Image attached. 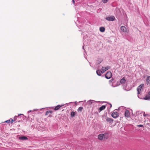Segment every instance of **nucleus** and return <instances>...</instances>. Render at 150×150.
<instances>
[{"label": "nucleus", "instance_id": "f257e3e1", "mask_svg": "<svg viewBox=\"0 0 150 150\" xmlns=\"http://www.w3.org/2000/svg\"><path fill=\"white\" fill-rule=\"evenodd\" d=\"M109 137L108 134L107 133L101 134L98 135V138L100 140H105Z\"/></svg>", "mask_w": 150, "mask_h": 150}, {"label": "nucleus", "instance_id": "f03ea898", "mask_svg": "<svg viewBox=\"0 0 150 150\" xmlns=\"http://www.w3.org/2000/svg\"><path fill=\"white\" fill-rule=\"evenodd\" d=\"M144 86V84H141L137 88V91L138 94H139L141 93L142 88Z\"/></svg>", "mask_w": 150, "mask_h": 150}, {"label": "nucleus", "instance_id": "7ed1b4c3", "mask_svg": "<svg viewBox=\"0 0 150 150\" xmlns=\"http://www.w3.org/2000/svg\"><path fill=\"white\" fill-rule=\"evenodd\" d=\"M110 66H107L106 67H103L101 69L102 70V72L101 73L102 74L103 73H104L108 69H110Z\"/></svg>", "mask_w": 150, "mask_h": 150}, {"label": "nucleus", "instance_id": "20e7f679", "mask_svg": "<svg viewBox=\"0 0 150 150\" xmlns=\"http://www.w3.org/2000/svg\"><path fill=\"white\" fill-rule=\"evenodd\" d=\"M112 76V74L110 71L108 72L105 74V77L107 79H110Z\"/></svg>", "mask_w": 150, "mask_h": 150}, {"label": "nucleus", "instance_id": "39448f33", "mask_svg": "<svg viewBox=\"0 0 150 150\" xmlns=\"http://www.w3.org/2000/svg\"><path fill=\"white\" fill-rule=\"evenodd\" d=\"M111 115L113 117L116 118L119 116V114L117 112H114L112 113Z\"/></svg>", "mask_w": 150, "mask_h": 150}, {"label": "nucleus", "instance_id": "423d86ee", "mask_svg": "<svg viewBox=\"0 0 150 150\" xmlns=\"http://www.w3.org/2000/svg\"><path fill=\"white\" fill-rule=\"evenodd\" d=\"M106 20L109 21H113L115 19V17L114 16H111L110 17H107L106 18Z\"/></svg>", "mask_w": 150, "mask_h": 150}, {"label": "nucleus", "instance_id": "0eeeda50", "mask_svg": "<svg viewBox=\"0 0 150 150\" xmlns=\"http://www.w3.org/2000/svg\"><path fill=\"white\" fill-rule=\"evenodd\" d=\"M125 117L127 118H129L130 116V113L128 110H126L125 113Z\"/></svg>", "mask_w": 150, "mask_h": 150}, {"label": "nucleus", "instance_id": "6e6552de", "mask_svg": "<svg viewBox=\"0 0 150 150\" xmlns=\"http://www.w3.org/2000/svg\"><path fill=\"white\" fill-rule=\"evenodd\" d=\"M144 99L145 100H150V91L146 95L145 97L144 98Z\"/></svg>", "mask_w": 150, "mask_h": 150}, {"label": "nucleus", "instance_id": "1a4fd4ad", "mask_svg": "<svg viewBox=\"0 0 150 150\" xmlns=\"http://www.w3.org/2000/svg\"><path fill=\"white\" fill-rule=\"evenodd\" d=\"M126 80L125 77H123L122 79H121L120 82L121 84H124L126 82Z\"/></svg>", "mask_w": 150, "mask_h": 150}, {"label": "nucleus", "instance_id": "9d476101", "mask_svg": "<svg viewBox=\"0 0 150 150\" xmlns=\"http://www.w3.org/2000/svg\"><path fill=\"white\" fill-rule=\"evenodd\" d=\"M106 120L108 122L111 123L113 121V120L111 118L107 117L106 118Z\"/></svg>", "mask_w": 150, "mask_h": 150}, {"label": "nucleus", "instance_id": "9b49d317", "mask_svg": "<svg viewBox=\"0 0 150 150\" xmlns=\"http://www.w3.org/2000/svg\"><path fill=\"white\" fill-rule=\"evenodd\" d=\"M63 105H58L55 108L54 110H58Z\"/></svg>", "mask_w": 150, "mask_h": 150}, {"label": "nucleus", "instance_id": "f8f14e48", "mask_svg": "<svg viewBox=\"0 0 150 150\" xmlns=\"http://www.w3.org/2000/svg\"><path fill=\"white\" fill-rule=\"evenodd\" d=\"M120 29L121 30L124 32H126V29L125 27L124 26H122L121 27Z\"/></svg>", "mask_w": 150, "mask_h": 150}, {"label": "nucleus", "instance_id": "ddd939ff", "mask_svg": "<svg viewBox=\"0 0 150 150\" xmlns=\"http://www.w3.org/2000/svg\"><path fill=\"white\" fill-rule=\"evenodd\" d=\"M19 139L22 140H25L28 139V138L24 136L20 137Z\"/></svg>", "mask_w": 150, "mask_h": 150}, {"label": "nucleus", "instance_id": "4468645a", "mask_svg": "<svg viewBox=\"0 0 150 150\" xmlns=\"http://www.w3.org/2000/svg\"><path fill=\"white\" fill-rule=\"evenodd\" d=\"M102 71H101L99 69H98L96 71V73L97 74L98 76H100L101 74Z\"/></svg>", "mask_w": 150, "mask_h": 150}, {"label": "nucleus", "instance_id": "2eb2a0df", "mask_svg": "<svg viewBox=\"0 0 150 150\" xmlns=\"http://www.w3.org/2000/svg\"><path fill=\"white\" fill-rule=\"evenodd\" d=\"M106 108V106L104 105H102V106L100 107L99 108V110L100 111H101L103 110H104Z\"/></svg>", "mask_w": 150, "mask_h": 150}, {"label": "nucleus", "instance_id": "dca6fc26", "mask_svg": "<svg viewBox=\"0 0 150 150\" xmlns=\"http://www.w3.org/2000/svg\"><path fill=\"white\" fill-rule=\"evenodd\" d=\"M52 112L51 110H49L47 111L45 113V115H49V114H52Z\"/></svg>", "mask_w": 150, "mask_h": 150}, {"label": "nucleus", "instance_id": "f3484780", "mask_svg": "<svg viewBox=\"0 0 150 150\" xmlns=\"http://www.w3.org/2000/svg\"><path fill=\"white\" fill-rule=\"evenodd\" d=\"M100 32H103L105 30V28L103 27H101L100 28Z\"/></svg>", "mask_w": 150, "mask_h": 150}, {"label": "nucleus", "instance_id": "a211bd4d", "mask_svg": "<svg viewBox=\"0 0 150 150\" xmlns=\"http://www.w3.org/2000/svg\"><path fill=\"white\" fill-rule=\"evenodd\" d=\"M83 109V108L81 107H80L79 108L78 110V111H81Z\"/></svg>", "mask_w": 150, "mask_h": 150}, {"label": "nucleus", "instance_id": "6ab92c4d", "mask_svg": "<svg viewBox=\"0 0 150 150\" xmlns=\"http://www.w3.org/2000/svg\"><path fill=\"white\" fill-rule=\"evenodd\" d=\"M71 115L72 117L74 116L75 115V112H71Z\"/></svg>", "mask_w": 150, "mask_h": 150}, {"label": "nucleus", "instance_id": "aec40b11", "mask_svg": "<svg viewBox=\"0 0 150 150\" xmlns=\"http://www.w3.org/2000/svg\"><path fill=\"white\" fill-rule=\"evenodd\" d=\"M146 82H148V81H150V76H148L146 78Z\"/></svg>", "mask_w": 150, "mask_h": 150}, {"label": "nucleus", "instance_id": "412c9836", "mask_svg": "<svg viewBox=\"0 0 150 150\" xmlns=\"http://www.w3.org/2000/svg\"><path fill=\"white\" fill-rule=\"evenodd\" d=\"M11 124H12L13 122L15 121H16V120H15V118H14L13 119H12L11 118Z\"/></svg>", "mask_w": 150, "mask_h": 150}, {"label": "nucleus", "instance_id": "4be33fe9", "mask_svg": "<svg viewBox=\"0 0 150 150\" xmlns=\"http://www.w3.org/2000/svg\"><path fill=\"white\" fill-rule=\"evenodd\" d=\"M108 1V0H102L103 2L105 3H106Z\"/></svg>", "mask_w": 150, "mask_h": 150}, {"label": "nucleus", "instance_id": "5701e85b", "mask_svg": "<svg viewBox=\"0 0 150 150\" xmlns=\"http://www.w3.org/2000/svg\"><path fill=\"white\" fill-rule=\"evenodd\" d=\"M7 122L8 123H9L10 122V120H8L7 121H6L5 122Z\"/></svg>", "mask_w": 150, "mask_h": 150}, {"label": "nucleus", "instance_id": "b1692460", "mask_svg": "<svg viewBox=\"0 0 150 150\" xmlns=\"http://www.w3.org/2000/svg\"><path fill=\"white\" fill-rule=\"evenodd\" d=\"M143 115L144 117L146 116H148V115L145 114V112H144V113Z\"/></svg>", "mask_w": 150, "mask_h": 150}, {"label": "nucleus", "instance_id": "393cba45", "mask_svg": "<svg viewBox=\"0 0 150 150\" xmlns=\"http://www.w3.org/2000/svg\"><path fill=\"white\" fill-rule=\"evenodd\" d=\"M137 126H138V127H143V125H137Z\"/></svg>", "mask_w": 150, "mask_h": 150}, {"label": "nucleus", "instance_id": "a878e982", "mask_svg": "<svg viewBox=\"0 0 150 150\" xmlns=\"http://www.w3.org/2000/svg\"><path fill=\"white\" fill-rule=\"evenodd\" d=\"M19 117V116H15L14 118H15V120H16V118L17 117Z\"/></svg>", "mask_w": 150, "mask_h": 150}, {"label": "nucleus", "instance_id": "bb28decb", "mask_svg": "<svg viewBox=\"0 0 150 150\" xmlns=\"http://www.w3.org/2000/svg\"><path fill=\"white\" fill-rule=\"evenodd\" d=\"M149 81H148V82H146V83L147 85L149 84L150 83H149Z\"/></svg>", "mask_w": 150, "mask_h": 150}, {"label": "nucleus", "instance_id": "cd10ccee", "mask_svg": "<svg viewBox=\"0 0 150 150\" xmlns=\"http://www.w3.org/2000/svg\"><path fill=\"white\" fill-rule=\"evenodd\" d=\"M73 3L74 4L75 3V1L74 0H72Z\"/></svg>", "mask_w": 150, "mask_h": 150}, {"label": "nucleus", "instance_id": "c85d7f7f", "mask_svg": "<svg viewBox=\"0 0 150 150\" xmlns=\"http://www.w3.org/2000/svg\"><path fill=\"white\" fill-rule=\"evenodd\" d=\"M138 97L139 98V96H138Z\"/></svg>", "mask_w": 150, "mask_h": 150}, {"label": "nucleus", "instance_id": "c756f323", "mask_svg": "<svg viewBox=\"0 0 150 150\" xmlns=\"http://www.w3.org/2000/svg\"><path fill=\"white\" fill-rule=\"evenodd\" d=\"M110 105H111V107L112 105L111 104H110Z\"/></svg>", "mask_w": 150, "mask_h": 150}]
</instances>
